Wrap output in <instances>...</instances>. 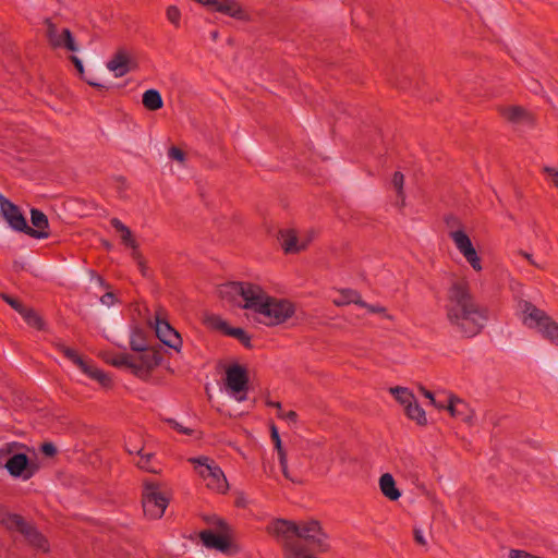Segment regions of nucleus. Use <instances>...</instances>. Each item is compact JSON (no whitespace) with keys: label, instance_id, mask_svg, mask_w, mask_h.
Listing matches in <instances>:
<instances>
[{"label":"nucleus","instance_id":"4c0bfd02","mask_svg":"<svg viewBox=\"0 0 558 558\" xmlns=\"http://www.w3.org/2000/svg\"><path fill=\"white\" fill-rule=\"evenodd\" d=\"M167 19L170 23H172L174 26L180 25V19H181V12L175 5H170L167 9Z\"/></svg>","mask_w":558,"mask_h":558},{"label":"nucleus","instance_id":"5fc2aeb1","mask_svg":"<svg viewBox=\"0 0 558 558\" xmlns=\"http://www.w3.org/2000/svg\"><path fill=\"white\" fill-rule=\"evenodd\" d=\"M282 418L290 423H296L298 414L294 411H288L284 413V416H282Z\"/></svg>","mask_w":558,"mask_h":558},{"label":"nucleus","instance_id":"6e6552de","mask_svg":"<svg viewBox=\"0 0 558 558\" xmlns=\"http://www.w3.org/2000/svg\"><path fill=\"white\" fill-rule=\"evenodd\" d=\"M168 506V499L158 490L154 483H147L143 490V511L150 519H159L163 515Z\"/></svg>","mask_w":558,"mask_h":558},{"label":"nucleus","instance_id":"052dcab7","mask_svg":"<svg viewBox=\"0 0 558 558\" xmlns=\"http://www.w3.org/2000/svg\"><path fill=\"white\" fill-rule=\"evenodd\" d=\"M266 404L268 407H274V408H277L278 410H281V403L280 402L267 400Z\"/></svg>","mask_w":558,"mask_h":558},{"label":"nucleus","instance_id":"a19ab883","mask_svg":"<svg viewBox=\"0 0 558 558\" xmlns=\"http://www.w3.org/2000/svg\"><path fill=\"white\" fill-rule=\"evenodd\" d=\"M166 422L175 430H178L179 433L183 434V435H187V436H191L193 435L194 430L192 428H189V427H184L182 424H180L178 421H175L174 418H167Z\"/></svg>","mask_w":558,"mask_h":558},{"label":"nucleus","instance_id":"4d7b16f0","mask_svg":"<svg viewBox=\"0 0 558 558\" xmlns=\"http://www.w3.org/2000/svg\"><path fill=\"white\" fill-rule=\"evenodd\" d=\"M430 403L437 409H447L448 399L447 400H438L435 398L434 401H430Z\"/></svg>","mask_w":558,"mask_h":558},{"label":"nucleus","instance_id":"49530a36","mask_svg":"<svg viewBox=\"0 0 558 558\" xmlns=\"http://www.w3.org/2000/svg\"><path fill=\"white\" fill-rule=\"evenodd\" d=\"M40 451L46 456V457H53L56 456L57 453V447L52 444V442H44L41 444L40 446Z\"/></svg>","mask_w":558,"mask_h":558},{"label":"nucleus","instance_id":"4468645a","mask_svg":"<svg viewBox=\"0 0 558 558\" xmlns=\"http://www.w3.org/2000/svg\"><path fill=\"white\" fill-rule=\"evenodd\" d=\"M31 222L33 227H31V230H26L27 235L38 240L49 238V220L41 210L37 208L31 209Z\"/></svg>","mask_w":558,"mask_h":558},{"label":"nucleus","instance_id":"423d86ee","mask_svg":"<svg viewBox=\"0 0 558 558\" xmlns=\"http://www.w3.org/2000/svg\"><path fill=\"white\" fill-rule=\"evenodd\" d=\"M189 461L195 465L208 488L219 493H225L228 489L227 478L222 470L208 457L191 458Z\"/></svg>","mask_w":558,"mask_h":558},{"label":"nucleus","instance_id":"393cba45","mask_svg":"<svg viewBox=\"0 0 558 558\" xmlns=\"http://www.w3.org/2000/svg\"><path fill=\"white\" fill-rule=\"evenodd\" d=\"M150 344L146 339V333L143 329L135 328L131 333L130 347L133 351H145Z\"/></svg>","mask_w":558,"mask_h":558},{"label":"nucleus","instance_id":"7c9ffc66","mask_svg":"<svg viewBox=\"0 0 558 558\" xmlns=\"http://www.w3.org/2000/svg\"><path fill=\"white\" fill-rule=\"evenodd\" d=\"M70 59H71L72 63L74 64L75 69L77 70L80 77L82 80H84L88 85L96 87V88H106V86L104 84H100V83L96 82L95 80L85 76L84 65L80 58H77L76 56H71Z\"/></svg>","mask_w":558,"mask_h":558},{"label":"nucleus","instance_id":"a18cd8bd","mask_svg":"<svg viewBox=\"0 0 558 558\" xmlns=\"http://www.w3.org/2000/svg\"><path fill=\"white\" fill-rule=\"evenodd\" d=\"M168 156L173 159V160H178L180 162L184 161L185 159V154L182 149L175 147V146H172L169 151H168Z\"/></svg>","mask_w":558,"mask_h":558},{"label":"nucleus","instance_id":"864d4df0","mask_svg":"<svg viewBox=\"0 0 558 558\" xmlns=\"http://www.w3.org/2000/svg\"><path fill=\"white\" fill-rule=\"evenodd\" d=\"M414 539L420 545H426V539L424 538L422 531L418 529L414 530Z\"/></svg>","mask_w":558,"mask_h":558},{"label":"nucleus","instance_id":"ea45409f","mask_svg":"<svg viewBox=\"0 0 558 558\" xmlns=\"http://www.w3.org/2000/svg\"><path fill=\"white\" fill-rule=\"evenodd\" d=\"M360 306L366 308L369 313L383 314L384 317H386L388 319H392V316L387 314L386 308L381 305H373V304H368L364 301V305H360Z\"/></svg>","mask_w":558,"mask_h":558},{"label":"nucleus","instance_id":"c756f323","mask_svg":"<svg viewBox=\"0 0 558 558\" xmlns=\"http://www.w3.org/2000/svg\"><path fill=\"white\" fill-rule=\"evenodd\" d=\"M390 392L405 408L415 400L414 395L408 388L404 387L390 388Z\"/></svg>","mask_w":558,"mask_h":558},{"label":"nucleus","instance_id":"58836bf2","mask_svg":"<svg viewBox=\"0 0 558 558\" xmlns=\"http://www.w3.org/2000/svg\"><path fill=\"white\" fill-rule=\"evenodd\" d=\"M270 430H271V439L275 444V448L277 449L278 456L281 457V454H287L282 447L281 439H280L277 427L275 425H271Z\"/></svg>","mask_w":558,"mask_h":558},{"label":"nucleus","instance_id":"c9c22d12","mask_svg":"<svg viewBox=\"0 0 558 558\" xmlns=\"http://www.w3.org/2000/svg\"><path fill=\"white\" fill-rule=\"evenodd\" d=\"M132 257L136 262L138 270L142 274V276L146 278L150 277L149 268L147 267L146 262L143 258L142 254L137 250H134L132 252Z\"/></svg>","mask_w":558,"mask_h":558},{"label":"nucleus","instance_id":"5701e85b","mask_svg":"<svg viewBox=\"0 0 558 558\" xmlns=\"http://www.w3.org/2000/svg\"><path fill=\"white\" fill-rule=\"evenodd\" d=\"M143 106L150 111L161 109L163 100L160 93L157 89H148L143 94L142 98Z\"/></svg>","mask_w":558,"mask_h":558},{"label":"nucleus","instance_id":"c03bdc74","mask_svg":"<svg viewBox=\"0 0 558 558\" xmlns=\"http://www.w3.org/2000/svg\"><path fill=\"white\" fill-rule=\"evenodd\" d=\"M279 463L284 477L293 483H296L298 481L290 475L288 470L287 454H281V457H279Z\"/></svg>","mask_w":558,"mask_h":558},{"label":"nucleus","instance_id":"7ed1b4c3","mask_svg":"<svg viewBox=\"0 0 558 558\" xmlns=\"http://www.w3.org/2000/svg\"><path fill=\"white\" fill-rule=\"evenodd\" d=\"M523 323L529 328H536L543 338L558 347V323L555 322L545 311L536 307L529 301L520 303Z\"/></svg>","mask_w":558,"mask_h":558},{"label":"nucleus","instance_id":"c85d7f7f","mask_svg":"<svg viewBox=\"0 0 558 558\" xmlns=\"http://www.w3.org/2000/svg\"><path fill=\"white\" fill-rule=\"evenodd\" d=\"M140 459L136 465L147 472L158 473V468L155 465V454L150 452H144L143 450L138 454Z\"/></svg>","mask_w":558,"mask_h":558},{"label":"nucleus","instance_id":"9d476101","mask_svg":"<svg viewBox=\"0 0 558 558\" xmlns=\"http://www.w3.org/2000/svg\"><path fill=\"white\" fill-rule=\"evenodd\" d=\"M450 239L453 241L457 250L463 255L466 262L475 271L482 270L481 258L474 248L470 236L463 230H454L449 232Z\"/></svg>","mask_w":558,"mask_h":558},{"label":"nucleus","instance_id":"f8f14e48","mask_svg":"<svg viewBox=\"0 0 558 558\" xmlns=\"http://www.w3.org/2000/svg\"><path fill=\"white\" fill-rule=\"evenodd\" d=\"M303 538L310 545L324 551L327 549L326 534L322 531L318 521L304 522L298 525L296 539Z\"/></svg>","mask_w":558,"mask_h":558},{"label":"nucleus","instance_id":"69168bd1","mask_svg":"<svg viewBox=\"0 0 558 558\" xmlns=\"http://www.w3.org/2000/svg\"><path fill=\"white\" fill-rule=\"evenodd\" d=\"M307 558H313V556H311L310 554H307Z\"/></svg>","mask_w":558,"mask_h":558},{"label":"nucleus","instance_id":"2eb2a0df","mask_svg":"<svg viewBox=\"0 0 558 558\" xmlns=\"http://www.w3.org/2000/svg\"><path fill=\"white\" fill-rule=\"evenodd\" d=\"M27 466L28 457L25 453H16L13 457H11L5 463V469L12 476H22L24 480H28L33 475L32 472H27Z\"/></svg>","mask_w":558,"mask_h":558},{"label":"nucleus","instance_id":"2f4dec72","mask_svg":"<svg viewBox=\"0 0 558 558\" xmlns=\"http://www.w3.org/2000/svg\"><path fill=\"white\" fill-rule=\"evenodd\" d=\"M21 315L29 326L39 330L44 328L41 317L34 310L25 307Z\"/></svg>","mask_w":558,"mask_h":558},{"label":"nucleus","instance_id":"680f3d73","mask_svg":"<svg viewBox=\"0 0 558 558\" xmlns=\"http://www.w3.org/2000/svg\"><path fill=\"white\" fill-rule=\"evenodd\" d=\"M217 522L222 530L226 527V523L222 520L218 519Z\"/></svg>","mask_w":558,"mask_h":558},{"label":"nucleus","instance_id":"37998d69","mask_svg":"<svg viewBox=\"0 0 558 558\" xmlns=\"http://www.w3.org/2000/svg\"><path fill=\"white\" fill-rule=\"evenodd\" d=\"M121 239H122V242L126 245V246H130L134 250H136L137 247V244L135 242V240L133 239V235H132V232L129 228H126V231H123L121 233Z\"/></svg>","mask_w":558,"mask_h":558},{"label":"nucleus","instance_id":"6e6d98bb","mask_svg":"<svg viewBox=\"0 0 558 558\" xmlns=\"http://www.w3.org/2000/svg\"><path fill=\"white\" fill-rule=\"evenodd\" d=\"M125 449L128 451L129 454H140L141 451L143 450L142 447H137V446H132V445H126L125 446Z\"/></svg>","mask_w":558,"mask_h":558},{"label":"nucleus","instance_id":"f257e3e1","mask_svg":"<svg viewBox=\"0 0 558 558\" xmlns=\"http://www.w3.org/2000/svg\"><path fill=\"white\" fill-rule=\"evenodd\" d=\"M218 293L222 300L252 311L256 320L266 326L283 324L295 313L293 303L270 296L260 286L251 282H227L219 286Z\"/></svg>","mask_w":558,"mask_h":558},{"label":"nucleus","instance_id":"aec40b11","mask_svg":"<svg viewBox=\"0 0 558 558\" xmlns=\"http://www.w3.org/2000/svg\"><path fill=\"white\" fill-rule=\"evenodd\" d=\"M203 544L208 548H215L220 551H227L230 547L229 538L226 535L205 530L201 533Z\"/></svg>","mask_w":558,"mask_h":558},{"label":"nucleus","instance_id":"e2e57ef3","mask_svg":"<svg viewBox=\"0 0 558 558\" xmlns=\"http://www.w3.org/2000/svg\"><path fill=\"white\" fill-rule=\"evenodd\" d=\"M284 413L286 412H283L282 409H281V410H278L277 415H278V417L282 418V416H284Z\"/></svg>","mask_w":558,"mask_h":558},{"label":"nucleus","instance_id":"473e14b6","mask_svg":"<svg viewBox=\"0 0 558 558\" xmlns=\"http://www.w3.org/2000/svg\"><path fill=\"white\" fill-rule=\"evenodd\" d=\"M167 347L180 351L182 347V339L179 332L172 328L169 333L165 335V337L160 340Z\"/></svg>","mask_w":558,"mask_h":558},{"label":"nucleus","instance_id":"412c9836","mask_svg":"<svg viewBox=\"0 0 558 558\" xmlns=\"http://www.w3.org/2000/svg\"><path fill=\"white\" fill-rule=\"evenodd\" d=\"M379 487L384 496L390 500H398L401 496L400 490L396 487L393 476L389 473H385L380 476Z\"/></svg>","mask_w":558,"mask_h":558},{"label":"nucleus","instance_id":"dca6fc26","mask_svg":"<svg viewBox=\"0 0 558 558\" xmlns=\"http://www.w3.org/2000/svg\"><path fill=\"white\" fill-rule=\"evenodd\" d=\"M162 347L160 344L149 345L145 351H142L138 359V369H153L162 362Z\"/></svg>","mask_w":558,"mask_h":558},{"label":"nucleus","instance_id":"a878e982","mask_svg":"<svg viewBox=\"0 0 558 558\" xmlns=\"http://www.w3.org/2000/svg\"><path fill=\"white\" fill-rule=\"evenodd\" d=\"M501 116L512 123H520L527 118L525 110L519 106L500 109Z\"/></svg>","mask_w":558,"mask_h":558},{"label":"nucleus","instance_id":"3c124183","mask_svg":"<svg viewBox=\"0 0 558 558\" xmlns=\"http://www.w3.org/2000/svg\"><path fill=\"white\" fill-rule=\"evenodd\" d=\"M111 226L120 233H122L123 231H126V226L124 223H122L118 218H112L111 219Z\"/></svg>","mask_w":558,"mask_h":558},{"label":"nucleus","instance_id":"f03ea898","mask_svg":"<svg viewBox=\"0 0 558 558\" xmlns=\"http://www.w3.org/2000/svg\"><path fill=\"white\" fill-rule=\"evenodd\" d=\"M446 317L452 329L464 338H473L485 327L487 310L481 306L465 279L452 280L446 294Z\"/></svg>","mask_w":558,"mask_h":558},{"label":"nucleus","instance_id":"0eeeda50","mask_svg":"<svg viewBox=\"0 0 558 558\" xmlns=\"http://www.w3.org/2000/svg\"><path fill=\"white\" fill-rule=\"evenodd\" d=\"M225 386L229 395L236 401L242 402L246 400L248 389V375L246 369L239 364L229 366L226 369Z\"/></svg>","mask_w":558,"mask_h":558},{"label":"nucleus","instance_id":"cd10ccee","mask_svg":"<svg viewBox=\"0 0 558 558\" xmlns=\"http://www.w3.org/2000/svg\"><path fill=\"white\" fill-rule=\"evenodd\" d=\"M407 415L416 421L420 425H425L427 423L426 414L423 408L414 400L411 404L405 408Z\"/></svg>","mask_w":558,"mask_h":558},{"label":"nucleus","instance_id":"79ce46f5","mask_svg":"<svg viewBox=\"0 0 558 558\" xmlns=\"http://www.w3.org/2000/svg\"><path fill=\"white\" fill-rule=\"evenodd\" d=\"M2 299L20 314L25 310V306L17 299L7 294H2Z\"/></svg>","mask_w":558,"mask_h":558},{"label":"nucleus","instance_id":"a211bd4d","mask_svg":"<svg viewBox=\"0 0 558 558\" xmlns=\"http://www.w3.org/2000/svg\"><path fill=\"white\" fill-rule=\"evenodd\" d=\"M447 410L450 412L451 416L460 418L468 424H472L473 412L461 399L453 396L448 397Z\"/></svg>","mask_w":558,"mask_h":558},{"label":"nucleus","instance_id":"0e129e2a","mask_svg":"<svg viewBox=\"0 0 558 558\" xmlns=\"http://www.w3.org/2000/svg\"><path fill=\"white\" fill-rule=\"evenodd\" d=\"M97 281L100 283V284H104V279L101 277H97Z\"/></svg>","mask_w":558,"mask_h":558},{"label":"nucleus","instance_id":"72a5a7b5","mask_svg":"<svg viewBox=\"0 0 558 558\" xmlns=\"http://www.w3.org/2000/svg\"><path fill=\"white\" fill-rule=\"evenodd\" d=\"M56 348L59 352H61L66 359L72 361L76 366L83 365V357L78 355V353L61 342L56 343Z\"/></svg>","mask_w":558,"mask_h":558},{"label":"nucleus","instance_id":"b1692460","mask_svg":"<svg viewBox=\"0 0 558 558\" xmlns=\"http://www.w3.org/2000/svg\"><path fill=\"white\" fill-rule=\"evenodd\" d=\"M155 331L156 336L159 340H161L165 335L169 333L170 330H172V326L169 324V322L166 318V313L162 308H158L155 314Z\"/></svg>","mask_w":558,"mask_h":558},{"label":"nucleus","instance_id":"f704fd0d","mask_svg":"<svg viewBox=\"0 0 558 558\" xmlns=\"http://www.w3.org/2000/svg\"><path fill=\"white\" fill-rule=\"evenodd\" d=\"M391 184L397 192L398 198H400V201H401V205H404L405 195H404V191H403V184H404L403 173H401L400 171H396L393 173Z\"/></svg>","mask_w":558,"mask_h":558},{"label":"nucleus","instance_id":"4be33fe9","mask_svg":"<svg viewBox=\"0 0 558 558\" xmlns=\"http://www.w3.org/2000/svg\"><path fill=\"white\" fill-rule=\"evenodd\" d=\"M336 306H344L349 304L364 305L361 294L353 289H343L340 291L339 296L333 300Z\"/></svg>","mask_w":558,"mask_h":558},{"label":"nucleus","instance_id":"bb28decb","mask_svg":"<svg viewBox=\"0 0 558 558\" xmlns=\"http://www.w3.org/2000/svg\"><path fill=\"white\" fill-rule=\"evenodd\" d=\"M110 363L116 367H128L132 368L134 372L138 371L137 361L126 353H119L114 355Z\"/></svg>","mask_w":558,"mask_h":558},{"label":"nucleus","instance_id":"20e7f679","mask_svg":"<svg viewBox=\"0 0 558 558\" xmlns=\"http://www.w3.org/2000/svg\"><path fill=\"white\" fill-rule=\"evenodd\" d=\"M0 523L9 531L20 532L26 542L34 548L44 553L49 550V544L46 537L37 530L35 525L24 520L17 513L0 511Z\"/></svg>","mask_w":558,"mask_h":558},{"label":"nucleus","instance_id":"09e8293b","mask_svg":"<svg viewBox=\"0 0 558 558\" xmlns=\"http://www.w3.org/2000/svg\"><path fill=\"white\" fill-rule=\"evenodd\" d=\"M116 301L114 294L112 292H107L100 298V302L104 305L111 306Z\"/></svg>","mask_w":558,"mask_h":558},{"label":"nucleus","instance_id":"8fccbe9b","mask_svg":"<svg viewBox=\"0 0 558 558\" xmlns=\"http://www.w3.org/2000/svg\"><path fill=\"white\" fill-rule=\"evenodd\" d=\"M77 367H80V369L86 374L88 377L90 376V374L93 373V369L96 368V366H94L93 364L88 363L87 361H85L83 359V365H77Z\"/></svg>","mask_w":558,"mask_h":558},{"label":"nucleus","instance_id":"9b49d317","mask_svg":"<svg viewBox=\"0 0 558 558\" xmlns=\"http://www.w3.org/2000/svg\"><path fill=\"white\" fill-rule=\"evenodd\" d=\"M45 24L47 26V38L52 48H63L72 52L78 50L76 41L69 28L59 29L49 19L45 21Z\"/></svg>","mask_w":558,"mask_h":558},{"label":"nucleus","instance_id":"39448f33","mask_svg":"<svg viewBox=\"0 0 558 558\" xmlns=\"http://www.w3.org/2000/svg\"><path fill=\"white\" fill-rule=\"evenodd\" d=\"M268 530L282 538L286 558H307L305 547L296 539L298 524L295 522L278 519L269 525Z\"/></svg>","mask_w":558,"mask_h":558},{"label":"nucleus","instance_id":"f3484780","mask_svg":"<svg viewBox=\"0 0 558 558\" xmlns=\"http://www.w3.org/2000/svg\"><path fill=\"white\" fill-rule=\"evenodd\" d=\"M210 320L213 322L216 328L223 331L227 336L238 339L246 348L251 347V337L246 333L244 329L238 327H230L227 322L222 320L218 316H211Z\"/></svg>","mask_w":558,"mask_h":558},{"label":"nucleus","instance_id":"e433bc0d","mask_svg":"<svg viewBox=\"0 0 558 558\" xmlns=\"http://www.w3.org/2000/svg\"><path fill=\"white\" fill-rule=\"evenodd\" d=\"M89 377L94 380H97L104 387H108L111 384L110 377L97 367L93 369V373Z\"/></svg>","mask_w":558,"mask_h":558},{"label":"nucleus","instance_id":"6ab92c4d","mask_svg":"<svg viewBox=\"0 0 558 558\" xmlns=\"http://www.w3.org/2000/svg\"><path fill=\"white\" fill-rule=\"evenodd\" d=\"M278 240L286 253H298L304 250L307 245L306 242L299 244L294 230L284 229L279 231Z\"/></svg>","mask_w":558,"mask_h":558},{"label":"nucleus","instance_id":"ddd939ff","mask_svg":"<svg viewBox=\"0 0 558 558\" xmlns=\"http://www.w3.org/2000/svg\"><path fill=\"white\" fill-rule=\"evenodd\" d=\"M135 68L136 62L124 48H119L107 62V69L112 72L116 77H122Z\"/></svg>","mask_w":558,"mask_h":558},{"label":"nucleus","instance_id":"de8ad7c7","mask_svg":"<svg viewBox=\"0 0 558 558\" xmlns=\"http://www.w3.org/2000/svg\"><path fill=\"white\" fill-rule=\"evenodd\" d=\"M544 172H546L551 178L554 186L558 189V170L553 167H545Z\"/></svg>","mask_w":558,"mask_h":558},{"label":"nucleus","instance_id":"1a4fd4ad","mask_svg":"<svg viewBox=\"0 0 558 558\" xmlns=\"http://www.w3.org/2000/svg\"><path fill=\"white\" fill-rule=\"evenodd\" d=\"M0 213L13 231L26 234V230H31L21 208L2 194H0Z\"/></svg>","mask_w":558,"mask_h":558},{"label":"nucleus","instance_id":"603ef678","mask_svg":"<svg viewBox=\"0 0 558 558\" xmlns=\"http://www.w3.org/2000/svg\"><path fill=\"white\" fill-rule=\"evenodd\" d=\"M527 553L520 549H511L509 553V558H526Z\"/></svg>","mask_w":558,"mask_h":558},{"label":"nucleus","instance_id":"13d9d810","mask_svg":"<svg viewBox=\"0 0 558 558\" xmlns=\"http://www.w3.org/2000/svg\"><path fill=\"white\" fill-rule=\"evenodd\" d=\"M520 254H521L524 258H526V259L529 260V263H530V264H532V265H533V266H535V267L541 268V265H539V264H537V263L533 259V257H532V255H531V254H529V253H526V252H521Z\"/></svg>","mask_w":558,"mask_h":558},{"label":"nucleus","instance_id":"bf43d9fd","mask_svg":"<svg viewBox=\"0 0 558 558\" xmlns=\"http://www.w3.org/2000/svg\"><path fill=\"white\" fill-rule=\"evenodd\" d=\"M421 391L424 395V397H426L430 401H434L435 397H434L433 392H430L429 390L425 389L424 387H421Z\"/></svg>","mask_w":558,"mask_h":558}]
</instances>
